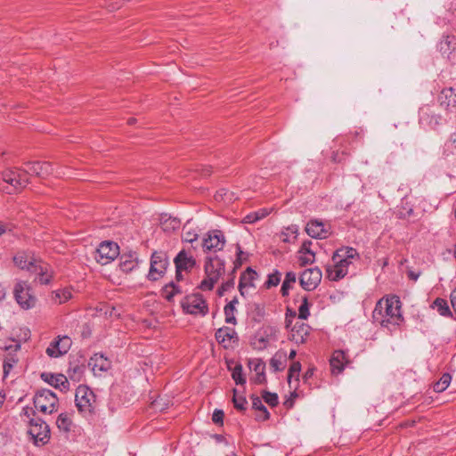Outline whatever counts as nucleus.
I'll return each instance as SVG.
<instances>
[{"mask_svg": "<svg viewBox=\"0 0 456 456\" xmlns=\"http://www.w3.org/2000/svg\"><path fill=\"white\" fill-rule=\"evenodd\" d=\"M450 298L452 306L456 314V288L452 291Z\"/></svg>", "mask_w": 456, "mask_h": 456, "instance_id": "nucleus-58", "label": "nucleus"}, {"mask_svg": "<svg viewBox=\"0 0 456 456\" xmlns=\"http://www.w3.org/2000/svg\"><path fill=\"white\" fill-rule=\"evenodd\" d=\"M88 364L95 374L107 371L110 368V362L101 354H95L91 357Z\"/></svg>", "mask_w": 456, "mask_h": 456, "instance_id": "nucleus-25", "label": "nucleus"}, {"mask_svg": "<svg viewBox=\"0 0 456 456\" xmlns=\"http://www.w3.org/2000/svg\"><path fill=\"white\" fill-rule=\"evenodd\" d=\"M3 183H0V190L11 194L14 191L25 188L28 179L21 173V170L6 169L2 173Z\"/></svg>", "mask_w": 456, "mask_h": 456, "instance_id": "nucleus-4", "label": "nucleus"}, {"mask_svg": "<svg viewBox=\"0 0 456 456\" xmlns=\"http://www.w3.org/2000/svg\"><path fill=\"white\" fill-rule=\"evenodd\" d=\"M267 215H268V211L265 210V209H262V210H259V211H256V212H253V213H250V214L247 215L244 217L243 222L246 223V224H253V223H256L258 220L263 219Z\"/></svg>", "mask_w": 456, "mask_h": 456, "instance_id": "nucleus-40", "label": "nucleus"}, {"mask_svg": "<svg viewBox=\"0 0 456 456\" xmlns=\"http://www.w3.org/2000/svg\"><path fill=\"white\" fill-rule=\"evenodd\" d=\"M296 354H297L296 351L295 350H291L290 353H289V358L290 360H292V359L295 358Z\"/></svg>", "mask_w": 456, "mask_h": 456, "instance_id": "nucleus-62", "label": "nucleus"}, {"mask_svg": "<svg viewBox=\"0 0 456 456\" xmlns=\"http://www.w3.org/2000/svg\"><path fill=\"white\" fill-rule=\"evenodd\" d=\"M235 307L232 304H227L224 306L225 322L230 324H236V318L234 315Z\"/></svg>", "mask_w": 456, "mask_h": 456, "instance_id": "nucleus-42", "label": "nucleus"}, {"mask_svg": "<svg viewBox=\"0 0 456 456\" xmlns=\"http://www.w3.org/2000/svg\"><path fill=\"white\" fill-rule=\"evenodd\" d=\"M36 444H45L49 439L50 429L48 425L39 418H33L29 420L28 431Z\"/></svg>", "mask_w": 456, "mask_h": 456, "instance_id": "nucleus-10", "label": "nucleus"}, {"mask_svg": "<svg viewBox=\"0 0 456 456\" xmlns=\"http://www.w3.org/2000/svg\"><path fill=\"white\" fill-rule=\"evenodd\" d=\"M136 122V119L134 118H130L127 121L129 125H134Z\"/></svg>", "mask_w": 456, "mask_h": 456, "instance_id": "nucleus-64", "label": "nucleus"}, {"mask_svg": "<svg viewBox=\"0 0 456 456\" xmlns=\"http://www.w3.org/2000/svg\"><path fill=\"white\" fill-rule=\"evenodd\" d=\"M252 408L257 411L259 413L256 416V419L258 421H265L270 418L266 407L262 403V400L258 396L252 395Z\"/></svg>", "mask_w": 456, "mask_h": 456, "instance_id": "nucleus-27", "label": "nucleus"}, {"mask_svg": "<svg viewBox=\"0 0 456 456\" xmlns=\"http://www.w3.org/2000/svg\"><path fill=\"white\" fill-rule=\"evenodd\" d=\"M225 242L224 233L220 230H213L207 233L201 242V247L204 252L220 251L224 248Z\"/></svg>", "mask_w": 456, "mask_h": 456, "instance_id": "nucleus-12", "label": "nucleus"}, {"mask_svg": "<svg viewBox=\"0 0 456 456\" xmlns=\"http://www.w3.org/2000/svg\"><path fill=\"white\" fill-rule=\"evenodd\" d=\"M136 258L133 255H123L120 256L119 268L124 273H129L137 266Z\"/></svg>", "mask_w": 456, "mask_h": 456, "instance_id": "nucleus-28", "label": "nucleus"}, {"mask_svg": "<svg viewBox=\"0 0 456 456\" xmlns=\"http://www.w3.org/2000/svg\"><path fill=\"white\" fill-rule=\"evenodd\" d=\"M310 327L306 323L297 322L290 330L289 338L297 344L305 342L309 335Z\"/></svg>", "mask_w": 456, "mask_h": 456, "instance_id": "nucleus-19", "label": "nucleus"}, {"mask_svg": "<svg viewBox=\"0 0 456 456\" xmlns=\"http://www.w3.org/2000/svg\"><path fill=\"white\" fill-rule=\"evenodd\" d=\"M297 281L296 273L293 272H288L285 276V280L281 285V292L283 297L289 295V291L291 289V285Z\"/></svg>", "mask_w": 456, "mask_h": 456, "instance_id": "nucleus-36", "label": "nucleus"}, {"mask_svg": "<svg viewBox=\"0 0 456 456\" xmlns=\"http://www.w3.org/2000/svg\"><path fill=\"white\" fill-rule=\"evenodd\" d=\"M452 380V377L449 373H444L441 379L436 382L433 386L434 391L436 393H441L444 391L448 386L450 385Z\"/></svg>", "mask_w": 456, "mask_h": 456, "instance_id": "nucleus-38", "label": "nucleus"}, {"mask_svg": "<svg viewBox=\"0 0 456 456\" xmlns=\"http://www.w3.org/2000/svg\"><path fill=\"white\" fill-rule=\"evenodd\" d=\"M233 392H234V395H233L232 402H233L234 407L240 411L245 410L246 409L245 406L248 403L246 398L243 396H238L236 395L235 389L233 390Z\"/></svg>", "mask_w": 456, "mask_h": 456, "instance_id": "nucleus-49", "label": "nucleus"}, {"mask_svg": "<svg viewBox=\"0 0 456 456\" xmlns=\"http://www.w3.org/2000/svg\"><path fill=\"white\" fill-rule=\"evenodd\" d=\"M72 297L71 290L68 288L58 289L53 292L52 300L58 305L69 301Z\"/></svg>", "mask_w": 456, "mask_h": 456, "instance_id": "nucleus-30", "label": "nucleus"}, {"mask_svg": "<svg viewBox=\"0 0 456 456\" xmlns=\"http://www.w3.org/2000/svg\"><path fill=\"white\" fill-rule=\"evenodd\" d=\"M175 268L183 271H189L194 267L196 261L192 256H189L186 250H181L174 259Z\"/></svg>", "mask_w": 456, "mask_h": 456, "instance_id": "nucleus-22", "label": "nucleus"}, {"mask_svg": "<svg viewBox=\"0 0 456 456\" xmlns=\"http://www.w3.org/2000/svg\"><path fill=\"white\" fill-rule=\"evenodd\" d=\"M182 271H183V270H179V273H178V270L176 269L175 276H176V279H177V280L182 279Z\"/></svg>", "mask_w": 456, "mask_h": 456, "instance_id": "nucleus-63", "label": "nucleus"}, {"mask_svg": "<svg viewBox=\"0 0 456 456\" xmlns=\"http://www.w3.org/2000/svg\"><path fill=\"white\" fill-rule=\"evenodd\" d=\"M28 166V170H23L24 175L32 174L40 178H46L53 174V165L50 162L28 161L25 163Z\"/></svg>", "mask_w": 456, "mask_h": 456, "instance_id": "nucleus-17", "label": "nucleus"}, {"mask_svg": "<svg viewBox=\"0 0 456 456\" xmlns=\"http://www.w3.org/2000/svg\"><path fill=\"white\" fill-rule=\"evenodd\" d=\"M306 233L314 239H325L330 232L324 227V224L318 220H311L305 227Z\"/></svg>", "mask_w": 456, "mask_h": 456, "instance_id": "nucleus-20", "label": "nucleus"}, {"mask_svg": "<svg viewBox=\"0 0 456 456\" xmlns=\"http://www.w3.org/2000/svg\"><path fill=\"white\" fill-rule=\"evenodd\" d=\"M179 293H181V290L174 282L166 285L162 290V294L167 301H172L174 296Z\"/></svg>", "mask_w": 456, "mask_h": 456, "instance_id": "nucleus-39", "label": "nucleus"}, {"mask_svg": "<svg viewBox=\"0 0 456 456\" xmlns=\"http://www.w3.org/2000/svg\"><path fill=\"white\" fill-rule=\"evenodd\" d=\"M13 262L19 268L31 273L33 270H36L35 268H37V265L39 260L35 259L25 252H20L13 257Z\"/></svg>", "mask_w": 456, "mask_h": 456, "instance_id": "nucleus-21", "label": "nucleus"}, {"mask_svg": "<svg viewBox=\"0 0 456 456\" xmlns=\"http://www.w3.org/2000/svg\"><path fill=\"white\" fill-rule=\"evenodd\" d=\"M217 342L224 348L233 347L239 341L237 332L229 327H222L215 334Z\"/></svg>", "mask_w": 456, "mask_h": 456, "instance_id": "nucleus-15", "label": "nucleus"}, {"mask_svg": "<svg viewBox=\"0 0 456 456\" xmlns=\"http://www.w3.org/2000/svg\"><path fill=\"white\" fill-rule=\"evenodd\" d=\"M167 265V257L164 252H154L151 258V267L148 278L151 281H157L161 278Z\"/></svg>", "mask_w": 456, "mask_h": 456, "instance_id": "nucleus-11", "label": "nucleus"}, {"mask_svg": "<svg viewBox=\"0 0 456 456\" xmlns=\"http://www.w3.org/2000/svg\"><path fill=\"white\" fill-rule=\"evenodd\" d=\"M75 403L80 413L90 415L95 408V395L87 387L79 386L76 390Z\"/></svg>", "mask_w": 456, "mask_h": 456, "instance_id": "nucleus-5", "label": "nucleus"}, {"mask_svg": "<svg viewBox=\"0 0 456 456\" xmlns=\"http://www.w3.org/2000/svg\"><path fill=\"white\" fill-rule=\"evenodd\" d=\"M224 411L221 410H215L212 415V420L216 424H223L224 420Z\"/></svg>", "mask_w": 456, "mask_h": 456, "instance_id": "nucleus-54", "label": "nucleus"}, {"mask_svg": "<svg viewBox=\"0 0 456 456\" xmlns=\"http://www.w3.org/2000/svg\"><path fill=\"white\" fill-rule=\"evenodd\" d=\"M309 303L307 297H304L302 299V304L300 305L298 308V318L301 320H306L308 316L310 315L309 313Z\"/></svg>", "mask_w": 456, "mask_h": 456, "instance_id": "nucleus-41", "label": "nucleus"}, {"mask_svg": "<svg viewBox=\"0 0 456 456\" xmlns=\"http://www.w3.org/2000/svg\"><path fill=\"white\" fill-rule=\"evenodd\" d=\"M58 398L51 390L38 391L34 396V406L43 413H53L56 411Z\"/></svg>", "mask_w": 456, "mask_h": 456, "instance_id": "nucleus-6", "label": "nucleus"}, {"mask_svg": "<svg viewBox=\"0 0 456 456\" xmlns=\"http://www.w3.org/2000/svg\"><path fill=\"white\" fill-rule=\"evenodd\" d=\"M36 270H33L31 273L38 274V281L41 284H48L51 281L52 275L47 273V266L43 265L41 261L37 265Z\"/></svg>", "mask_w": 456, "mask_h": 456, "instance_id": "nucleus-32", "label": "nucleus"}, {"mask_svg": "<svg viewBox=\"0 0 456 456\" xmlns=\"http://www.w3.org/2000/svg\"><path fill=\"white\" fill-rule=\"evenodd\" d=\"M359 258V254L353 248H341L337 249L333 256V265H329L326 269L327 276L330 281H339L348 273V266L352 260Z\"/></svg>", "mask_w": 456, "mask_h": 456, "instance_id": "nucleus-2", "label": "nucleus"}, {"mask_svg": "<svg viewBox=\"0 0 456 456\" xmlns=\"http://www.w3.org/2000/svg\"><path fill=\"white\" fill-rule=\"evenodd\" d=\"M17 362V360L13 357H8L4 362V378L7 377L15 363Z\"/></svg>", "mask_w": 456, "mask_h": 456, "instance_id": "nucleus-50", "label": "nucleus"}, {"mask_svg": "<svg viewBox=\"0 0 456 456\" xmlns=\"http://www.w3.org/2000/svg\"><path fill=\"white\" fill-rule=\"evenodd\" d=\"M232 377L236 384L243 385L246 382V379L242 374V366L240 364H237L234 367Z\"/></svg>", "mask_w": 456, "mask_h": 456, "instance_id": "nucleus-43", "label": "nucleus"}, {"mask_svg": "<svg viewBox=\"0 0 456 456\" xmlns=\"http://www.w3.org/2000/svg\"><path fill=\"white\" fill-rule=\"evenodd\" d=\"M42 379L51 386L60 388L61 391L69 388V381L62 374L42 373Z\"/></svg>", "mask_w": 456, "mask_h": 456, "instance_id": "nucleus-24", "label": "nucleus"}, {"mask_svg": "<svg viewBox=\"0 0 456 456\" xmlns=\"http://www.w3.org/2000/svg\"><path fill=\"white\" fill-rule=\"evenodd\" d=\"M443 155L446 158L456 157V132L452 134L445 141L443 148Z\"/></svg>", "mask_w": 456, "mask_h": 456, "instance_id": "nucleus-29", "label": "nucleus"}, {"mask_svg": "<svg viewBox=\"0 0 456 456\" xmlns=\"http://www.w3.org/2000/svg\"><path fill=\"white\" fill-rule=\"evenodd\" d=\"M198 233L190 226V222H187L183 227L182 239L185 242L193 243L198 240Z\"/></svg>", "mask_w": 456, "mask_h": 456, "instance_id": "nucleus-35", "label": "nucleus"}, {"mask_svg": "<svg viewBox=\"0 0 456 456\" xmlns=\"http://www.w3.org/2000/svg\"><path fill=\"white\" fill-rule=\"evenodd\" d=\"M311 245H312V241H310V240H306V241H305V242L302 244V246H301V248H300V249H299V254H300V255L314 254V253L311 250V248H310Z\"/></svg>", "mask_w": 456, "mask_h": 456, "instance_id": "nucleus-55", "label": "nucleus"}, {"mask_svg": "<svg viewBox=\"0 0 456 456\" xmlns=\"http://www.w3.org/2000/svg\"><path fill=\"white\" fill-rule=\"evenodd\" d=\"M349 362L346 358V354L342 350H336L330 360L331 372L339 374L343 371L344 367Z\"/></svg>", "mask_w": 456, "mask_h": 456, "instance_id": "nucleus-23", "label": "nucleus"}, {"mask_svg": "<svg viewBox=\"0 0 456 456\" xmlns=\"http://www.w3.org/2000/svg\"><path fill=\"white\" fill-rule=\"evenodd\" d=\"M183 309L190 314L205 316L208 312V304L200 293L189 295L182 301Z\"/></svg>", "mask_w": 456, "mask_h": 456, "instance_id": "nucleus-7", "label": "nucleus"}, {"mask_svg": "<svg viewBox=\"0 0 456 456\" xmlns=\"http://www.w3.org/2000/svg\"><path fill=\"white\" fill-rule=\"evenodd\" d=\"M300 370H301V364L299 362H294L291 366L289 367V374H288V381L289 383L290 382L291 379L293 377H296L297 380L298 379V376H299V373H300Z\"/></svg>", "mask_w": 456, "mask_h": 456, "instance_id": "nucleus-47", "label": "nucleus"}, {"mask_svg": "<svg viewBox=\"0 0 456 456\" xmlns=\"http://www.w3.org/2000/svg\"><path fill=\"white\" fill-rule=\"evenodd\" d=\"M119 255V247L113 241H102L95 250V260L104 265L113 261Z\"/></svg>", "mask_w": 456, "mask_h": 456, "instance_id": "nucleus-8", "label": "nucleus"}, {"mask_svg": "<svg viewBox=\"0 0 456 456\" xmlns=\"http://www.w3.org/2000/svg\"><path fill=\"white\" fill-rule=\"evenodd\" d=\"M255 382L257 384H262L265 381V375L264 372L256 373V377L254 379Z\"/></svg>", "mask_w": 456, "mask_h": 456, "instance_id": "nucleus-57", "label": "nucleus"}, {"mask_svg": "<svg viewBox=\"0 0 456 456\" xmlns=\"http://www.w3.org/2000/svg\"><path fill=\"white\" fill-rule=\"evenodd\" d=\"M270 366L273 369L274 371H279L283 370L284 364L282 362V355H279L276 354L270 361Z\"/></svg>", "mask_w": 456, "mask_h": 456, "instance_id": "nucleus-48", "label": "nucleus"}, {"mask_svg": "<svg viewBox=\"0 0 456 456\" xmlns=\"http://www.w3.org/2000/svg\"><path fill=\"white\" fill-rule=\"evenodd\" d=\"M205 273L206 279L201 281L200 289L211 290L220 276L224 273V261L218 256L208 257L205 263Z\"/></svg>", "mask_w": 456, "mask_h": 456, "instance_id": "nucleus-3", "label": "nucleus"}, {"mask_svg": "<svg viewBox=\"0 0 456 456\" xmlns=\"http://www.w3.org/2000/svg\"><path fill=\"white\" fill-rule=\"evenodd\" d=\"M72 420L66 413H61L58 416L56 425L60 430L69 432L70 430Z\"/></svg>", "mask_w": 456, "mask_h": 456, "instance_id": "nucleus-37", "label": "nucleus"}, {"mask_svg": "<svg viewBox=\"0 0 456 456\" xmlns=\"http://www.w3.org/2000/svg\"><path fill=\"white\" fill-rule=\"evenodd\" d=\"M15 300L23 309H30L36 305V297L32 295L30 287L25 281H19L13 289Z\"/></svg>", "mask_w": 456, "mask_h": 456, "instance_id": "nucleus-9", "label": "nucleus"}, {"mask_svg": "<svg viewBox=\"0 0 456 456\" xmlns=\"http://www.w3.org/2000/svg\"><path fill=\"white\" fill-rule=\"evenodd\" d=\"M281 281V273L278 271L268 275V279L265 283L267 289L277 286Z\"/></svg>", "mask_w": 456, "mask_h": 456, "instance_id": "nucleus-45", "label": "nucleus"}, {"mask_svg": "<svg viewBox=\"0 0 456 456\" xmlns=\"http://www.w3.org/2000/svg\"><path fill=\"white\" fill-rule=\"evenodd\" d=\"M322 281V272L318 267L305 270L299 278L301 287L308 291L314 290Z\"/></svg>", "mask_w": 456, "mask_h": 456, "instance_id": "nucleus-13", "label": "nucleus"}, {"mask_svg": "<svg viewBox=\"0 0 456 456\" xmlns=\"http://www.w3.org/2000/svg\"><path fill=\"white\" fill-rule=\"evenodd\" d=\"M407 274H408L409 279H411V281H416L418 280V278L419 277L420 273H415V272H413L411 270H409L407 272Z\"/></svg>", "mask_w": 456, "mask_h": 456, "instance_id": "nucleus-59", "label": "nucleus"}, {"mask_svg": "<svg viewBox=\"0 0 456 456\" xmlns=\"http://www.w3.org/2000/svg\"><path fill=\"white\" fill-rule=\"evenodd\" d=\"M288 231H289L292 233L297 234V227L295 226V225H292V226L288 228Z\"/></svg>", "mask_w": 456, "mask_h": 456, "instance_id": "nucleus-61", "label": "nucleus"}, {"mask_svg": "<svg viewBox=\"0 0 456 456\" xmlns=\"http://www.w3.org/2000/svg\"><path fill=\"white\" fill-rule=\"evenodd\" d=\"M243 255H244V252L240 249V247L238 246V252H237V258H236V261H235V267H237L238 265H240L242 264Z\"/></svg>", "mask_w": 456, "mask_h": 456, "instance_id": "nucleus-56", "label": "nucleus"}, {"mask_svg": "<svg viewBox=\"0 0 456 456\" xmlns=\"http://www.w3.org/2000/svg\"><path fill=\"white\" fill-rule=\"evenodd\" d=\"M431 307L433 309H436V311L442 315V316H444V317H450L452 315L450 308H449V305H448V303L445 299L444 298H436L431 305Z\"/></svg>", "mask_w": 456, "mask_h": 456, "instance_id": "nucleus-31", "label": "nucleus"}, {"mask_svg": "<svg viewBox=\"0 0 456 456\" xmlns=\"http://www.w3.org/2000/svg\"><path fill=\"white\" fill-rule=\"evenodd\" d=\"M161 225L165 232L175 231L180 227V220L175 217H167L165 215L161 217Z\"/></svg>", "mask_w": 456, "mask_h": 456, "instance_id": "nucleus-33", "label": "nucleus"}, {"mask_svg": "<svg viewBox=\"0 0 456 456\" xmlns=\"http://www.w3.org/2000/svg\"><path fill=\"white\" fill-rule=\"evenodd\" d=\"M8 227L6 224L0 222V235L7 231Z\"/></svg>", "mask_w": 456, "mask_h": 456, "instance_id": "nucleus-60", "label": "nucleus"}, {"mask_svg": "<svg viewBox=\"0 0 456 456\" xmlns=\"http://www.w3.org/2000/svg\"><path fill=\"white\" fill-rule=\"evenodd\" d=\"M234 285V280L233 278L229 279L226 282H224L221 287L218 289V294L219 296H223L224 292L229 290L231 288H232Z\"/></svg>", "mask_w": 456, "mask_h": 456, "instance_id": "nucleus-53", "label": "nucleus"}, {"mask_svg": "<svg viewBox=\"0 0 456 456\" xmlns=\"http://www.w3.org/2000/svg\"><path fill=\"white\" fill-rule=\"evenodd\" d=\"M248 366L256 373L264 372L265 369V362L260 359H250L248 361Z\"/></svg>", "mask_w": 456, "mask_h": 456, "instance_id": "nucleus-44", "label": "nucleus"}, {"mask_svg": "<svg viewBox=\"0 0 456 456\" xmlns=\"http://www.w3.org/2000/svg\"><path fill=\"white\" fill-rule=\"evenodd\" d=\"M437 101L446 112L456 113V88H444L438 94Z\"/></svg>", "mask_w": 456, "mask_h": 456, "instance_id": "nucleus-14", "label": "nucleus"}, {"mask_svg": "<svg viewBox=\"0 0 456 456\" xmlns=\"http://www.w3.org/2000/svg\"><path fill=\"white\" fill-rule=\"evenodd\" d=\"M372 318L375 322L384 327H388L390 324L398 325L402 321L399 297L393 296L379 300L374 308Z\"/></svg>", "mask_w": 456, "mask_h": 456, "instance_id": "nucleus-1", "label": "nucleus"}, {"mask_svg": "<svg viewBox=\"0 0 456 456\" xmlns=\"http://www.w3.org/2000/svg\"><path fill=\"white\" fill-rule=\"evenodd\" d=\"M315 254L301 255L299 256V262L301 265H311L314 262Z\"/></svg>", "mask_w": 456, "mask_h": 456, "instance_id": "nucleus-52", "label": "nucleus"}, {"mask_svg": "<svg viewBox=\"0 0 456 456\" xmlns=\"http://www.w3.org/2000/svg\"><path fill=\"white\" fill-rule=\"evenodd\" d=\"M257 277V273L251 269L250 267H248L247 270L242 273L240 278V283H239V290L241 294V296H244L245 289L249 287H253V281Z\"/></svg>", "mask_w": 456, "mask_h": 456, "instance_id": "nucleus-26", "label": "nucleus"}, {"mask_svg": "<svg viewBox=\"0 0 456 456\" xmlns=\"http://www.w3.org/2000/svg\"><path fill=\"white\" fill-rule=\"evenodd\" d=\"M440 117L436 115L430 105H424L419 110V122L421 126L435 127L439 124Z\"/></svg>", "mask_w": 456, "mask_h": 456, "instance_id": "nucleus-18", "label": "nucleus"}, {"mask_svg": "<svg viewBox=\"0 0 456 456\" xmlns=\"http://www.w3.org/2000/svg\"><path fill=\"white\" fill-rule=\"evenodd\" d=\"M104 4L101 5L107 8L109 11H114L120 7L121 0H103Z\"/></svg>", "mask_w": 456, "mask_h": 456, "instance_id": "nucleus-51", "label": "nucleus"}, {"mask_svg": "<svg viewBox=\"0 0 456 456\" xmlns=\"http://www.w3.org/2000/svg\"><path fill=\"white\" fill-rule=\"evenodd\" d=\"M262 397L265 402L271 407L276 406L279 403L278 395L275 393L265 391L262 395Z\"/></svg>", "mask_w": 456, "mask_h": 456, "instance_id": "nucleus-46", "label": "nucleus"}, {"mask_svg": "<svg viewBox=\"0 0 456 456\" xmlns=\"http://www.w3.org/2000/svg\"><path fill=\"white\" fill-rule=\"evenodd\" d=\"M84 371V365L79 363H69V367L68 370V375L70 379L74 381H80L82 378V374Z\"/></svg>", "mask_w": 456, "mask_h": 456, "instance_id": "nucleus-34", "label": "nucleus"}, {"mask_svg": "<svg viewBox=\"0 0 456 456\" xmlns=\"http://www.w3.org/2000/svg\"><path fill=\"white\" fill-rule=\"evenodd\" d=\"M72 344L71 339L68 336L59 337L58 339L53 341L46 349V354L50 357H59L66 354Z\"/></svg>", "mask_w": 456, "mask_h": 456, "instance_id": "nucleus-16", "label": "nucleus"}]
</instances>
